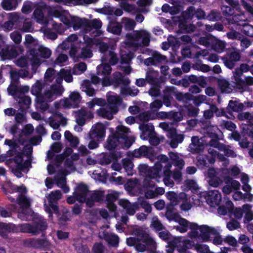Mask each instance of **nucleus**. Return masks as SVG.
I'll use <instances>...</instances> for the list:
<instances>
[{
	"mask_svg": "<svg viewBox=\"0 0 253 253\" xmlns=\"http://www.w3.org/2000/svg\"><path fill=\"white\" fill-rule=\"evenodd\" d=\"M84 37V42L81 43L78 41L76 35L72 34L69 36L57 48L56 51L58 52H61L63 50H66L71 47L70 51V56L76 61L78 58L86 59L90 58L92 56V53L90 47L93 44L97 42H101L99 41L93 40L90 38Z\"/></svg>",
	"mask_w": 253,
	"mask_h": 253,
	"instance_id": "obj_1",
	"label": "nucleus"
},
{
	"mask_svg": "<svg viewBox=\"0 0 253 253\" xmlns=\"http://www.w3.org/2000/svg\"><path fill=\"white\" fill-rule=\"evenodd\" d=\"M150 42V33L145 30L134 31L126 35V40L122 44L121 56L122 63L129 64L133 58V53L129 48L135 50L137 47L148 45Z\"/></svg>",
	"mask_w": 253,
	"mask_h": 253,
	"instance_id": "obj_2",
	"label": "nucleus"
},
{
	"mask_svg": "<svg viewBox=\"0 0 253 253\" xmlns=\"http://www.w3.org/2000/svg\"><path fill=\"white\" fill-rule=\"evenodd\" d=\"M1 188L4 192L18 193L17 202L19 209L13 207L12 210L18 213V216L23 220H29L32 219L33 212L30 208L31 200L25 196L27 190L23 185L16 186L12 185L10 182H6L1 185Z\"/></svg>",
	"mask_w": 253,
	"mask_h": 253,
	"instance_id": "obj_3",
	"label": "nucleus"
},
{
	"mask_svg": "<svg viewBox=\"0 0 253 253\" xmlns=\"http://www.w3.org/2000/svg\"><path fill=\"white\" fill-rule=\"evenodd\" d=\"M48 14L49 16L59 18L65 25L68 27L72 26L75 30L84 28L87 32L93 28L99 29L102 26V23L100 20L93 19L92 21H88L79 17H73L68 12L63 11L60 8H50Z\"/></svg>",
	"mask_w": 253,
	"mask_h": 253,
	"instance_id": "obj_4",
	"label": "nucleus"
},
{
	"mask_svg": "<svg viewBox=\"0 0 253 253\" xmlns=\"http://www.w3.org/2000/svg\"><path fill=\"white\" fill-rule=\"evenodd\" d=\"M134 141L135 137L129 129L120 126H117L116 132L109 137L105 147L110 150L121 148H128Z\"/></svg>",
	"mask_w": 253,
	"mask_h": 253,
	"instance_id": "obj_5",
	"label": "nucleus"
},
{
	"mask_svg": "<svg viewBox=\"0 0 253 253\" xmlns=\"http://www.w3.org/2000/svg\"><path fill=\"white\" fill-rule=\"evenodd\" d=\"M208 138L204 137L199 139L197 137H193L191 139L192 143L189 147L190 151L192 153H200L204 149L205 146L209 145L215 149L217 148L220 152H223V153L217 152L216 156V157L221 161L225 160L223 154L227 157H235L236 156V154L233 150L222 144H219L217 140L214 139L209 141L207 140Z\"/></svg>",
	"mask_w": 253,
	"mask_h": 253,
	"instance_id": "obj_6",
	"label": "nucleus"
},
{
	"mask_svg": "<svg viewBox=\"0 0 253 253\" xmlns=\"http://www.w3.org/2000/svg\"><path fill=\"white\" fill-rule=\"evenodd\" d=\"M191 227L193 230L190 233V238L197 241L209 242L211 240V236H214L212 243L215 245H221L224 242L219 234L220 228H215L207 225H198L197 224H192Z\"/></svg>",
	"mask_w": 253,
	"mask_h": 253,
	"instance_id": "obj_7",
	"label": "nucleus"
},
{
	"mask_svg": "<svg viewBox=\"0 0 253 253\" xmlns=\"http://www.w3.org/2000/svg\"><path fill=\"white\" fill-rule=\"evenodd\" d=\"M133 234L136 238L129 237L126 239V243L129 246H135L138 251L143 252L147 250H154L156 248L155 242L151 238L146 228L136 227L133 230Z\"/></svg>",
	"mask_w": 253,
	"mask_h": 253,
	"instance_id": "obj_8",
	"label": "nucleus"
},
{
	"mask_svg": "<svg viewBox=\"0 0 253 253\" xmlns=\"http://www.w3.org/2000/svg\"><path fill=\"white\" fill-rule=\"evenodd\" d=\"M156 159L157 162L153 167L148 168L145 164L139 166L138 169L140 172L145 176L143 181L144 186L152 187L154 185V182L152 180V179L157 182L160 180L163 163H167L168 158L166 155L161 154L157 156Z\"/></svg>",
	"mask_w": 253,
	"mask_h": 253,
	"instance_id": "obj_9",
	"label": "nucleus"
},
{
	"mask_svg": "<svg viewBox=\"0 0 253 253\" xmlns=\"http://www.w3.org/2000/svg\"><path fill=\"white\" fill-rule=\"evenodd\" d=\"M198 187L196 183L192 180H186L184 181L181 189L184 191L191 190L193 193H196L191 197H189L185 192L179 193V200L181 204L180 209L183 211L190 210L193 206H200L202 204V201L199 199L197 189Z\"/></svg>",
	"mask_w": 253,
	"mask_h": 253,
	"instance_id": "obj_10",
	"label": "nucleus"
},
{
	"mask_svg": "<svg viewBox=\"0 0 253 253\" xmlns=\"http://www.w3.org/2000/svg\"><path fill=\"white\" fill-rule=\"evenodd\" d=\"M64 88L60 85H53L45 89L43 94L37 96L36 98L37 107L42 111L46 110L48 107V102L52 101L62 95Z\"/></svg>",
	"mask_w": 253,
	"mask_h": 253,
	"instance_id": "obj_11",
	"label": "nucleus"
},
{
	"mask_svg": "<svg viewBox=\"0 0 253 253\" xmlns=\"http://www.w3.org/2000/svg\"><path fill=\"white\" fill-rule=\"evenodd\" d=\"M75 195L80 202H86L89 207H92L94 202L102 200L103 193L101 191L88 192L87 187L84 184L79 185L76 189Z\"/></svg>",
	"mask_w": 253,
	"mask_h": 253,
	"instance_id": "obj_12",
	"label": "nucleus"
},
{
	"mask_svg": "<svg viewBox=\"0 0 253 253\" xmlns=\"http://www.w3.org/2000/svg\"><path fill=\"white\" fill-rule=\"evenodd\" d=\"M107 97V104L104 107L98 110L97 113L100 116L111 120L113 115L118 112V107L122 100L116 93L113 92H108Z\"/></svg>",
	"mask_w": 253,
	"mask_h": 253,
	"instance_id": "obj_13",
	"label": "nucleus"
},
{
	"mask_svg": "<svg viewBox=\"0 0 253 253\" xmlns=\"http://www.w3.org/2000/svg\"><path fill=\"white\" fill-rule=\"evenodd\" d=\"M46 228V221L42 217L36 219L32 224L23 223L15 225V232L29 233L33 235L39 234Z\"/></svg>",
	"mask_w": 253,
	"mask_h": 253,
	"instance_id": "obj_14",
	"label": "nucleus"
},
{
	"mask_svg": "<svg viewBox=\"0 0 253 253\" xmlns=\"http://www.w3.org/2000/svg\"><path fill=\"white\" fill-rule=\"evenodd\" d=\"M51 54V50L42 45H37L30 51L29 58L34 72H36V68L44 61L43 59L48 58Z\"/></svg>",
	"mask_w": 253,
	"mask_h": 253,
	"instance_id": "obj_15",
	"label": "nucleus"
},
{
	"mask_svg": "<svg viewBox=\"0 0 253 253\" xmlns=\"http://www.w3.org/2000/svg\"><path fill=\"white\" fill-rule=\"evenodd\" d=\"M54 79L58 84L61 83L63 79L68 83L72 82L73 77L71 74V69H62L59 72L56 73L54 69L48 68L44 74V82L51 83Z\"/></svg>",
	"mask_w": 253,
	"mask_h": 253,
	"instance_id": "obj_16",
	"label": "nucleus"
},
{
	"mask_svg": "<svg viewBox=\"0 0 253 253\" xmlns=\"http://www.w3.org/2000/svg\"><path fill=\"white\" fill-rule=\"evenodd\" d=\"M97 73L99 77L93 75L91 77V82L94 84H97L100 83L103 86H109L111 82L110 75L112 71L111 66L103 62L97 67Z\"/></svg>",
	"mask_w": 253,
	"mask_h": 253,
	"instance_id": "obj_17",
	"label": "nucleus"
},
{
	"mask_svg": "<svg viewBox=\"0 0 253 253\" xmlns=\"http://www.w3.org/2000/svg\"><path fill=\"white\" fill-rule=\"evenodd\" d=\"M46 198L51 210L58 214L60 220L66 221L70 219L69 214L66 209L62 210V211L59 210L58 208L53 204L62 198V194L59 190L51 192Z\"/></svg>",
	"mask_w": 253,
	"mask_h": 253,
	"instance_id": "obj_18",
	"label": "nucleus"
},
{
	"mask_svg": "<svg viewBox=\"0 0 253 253\" xmlns=\"http://www.w3.org/2000/svg\"><path fill=\"white\" fill-rule=\"evenodd\" d=\"M199 193V199L202 201L206 200L207 204L211 207L215 208L218 207L221 201V195L216 190L210 191L209 192L206 191L200 192Z\"/></svg>",
	"mask_w": 253,
	"mask_h": 253,
	"instance_id": "obj_19",
	"label": "nucleus"
},
{
	"mask_svg": "<svg viewBox=\"0 0 253 253\" xmlns=\"http://www.w3.org/2000/svg\"><path fill=\"white\" fill-rule=\"evenodd\" d=\"M81 96L79 92L74 91L71 93L69 98H65L59 102H55L54 105L56 108L76 107L81 101Z\"/></svg>",
	"mask_w": 253,
	"mask_h": 253,
	"instance_id": "obj_20",
	"label": "nucleus"
},
{
	"mask_svg": "<svg viewBox=\"0 0 253 253\" xmlns=\"http://www.w3.org/2000/svg\"><path fill=\"white\" fill-rule=\"evenodd\" d=\"M159 126L163 129L168 131L167 136L170 139V145L172 148H176L179 143H181L184 139V136L181 134H177L175 129L169 130V125L166 123H162Z\"/></svg>",
	"mask_w": 253,
	"mask_h": 253,
	"instance_id": "obj_21",
	"label": "nucleus"
},
{
	"mask_svg": "<svg viewBox=\"0 0 253 253\" xmlns=\"http://www.w3.org/2000/svg\"><path fill=\"white\" fill-rule=\"evenodd\" d=\"M97 46L102 53H104V56L102 57V62L109 61L112 65L115 64L118 61V58L116 54L112 51L108 50V45L103 42H97Z\"/></svg>",
	"mask_w": 253,
	"mask_h": 253,
	"instance_id": "obj_22",
	"label": "nucleus"
},
{
	"mask_svg": "<svg viewBox=\"0 0 253 253\" xmlns=\"http://www.w3.org/2000/svg\"><path fill=\"white\" fill-rule=\"evenodd\" d=\"M75 170V167L73 166L72 162L70 163L67 162L66 163V169L65 172L64 174L58 175L55 177V180L56 181L57 186L62 188L65 193H68L70 189L69 188L66 186V178L65 175L68 174Z\"/></svg>",
	"mask_w": 253,
	"mask_h": 253,
	"instance_id": "obj_23",
	"label": "nucleus"
},
{
	"mask_svg": "<svg viewBox=\"0 0 253 253\" xmlns=\"http://www.w3.org/2000/svg\"><path fill=\"white\" fill-rule=\"evenodd\" d=\"M92 118H93V114L91 112L87 113L85 110L83 109L77 112L76 115V120L78 125L75 126V130L77 132L82 131V126L84 124L85 119Z\"/></svg>",
	"mask_w": 253,
	"mask_h": 253,
	"instance_id": "obj_24",
	"label": "nucleus"
},
{
	"mask_svg": "<svg viewBox=\"0 0 253 253\" xmlns=\"http://www.w3.org/2000/svg\"><path fill=\"white\" fill-rule=\"evenodd\" d=\"M89 138H96L98 141H102L105 135V128L102 124H96L92 126L88 133Z\"/></svg>",
	"mask_w": 253,
	"mask_h": 253,
	"instance_id": "obj_25",
	"label": "nucleus"
},
{
	"mask_svg": "<svg viewBox=\"0 0 253 253\" xmlns=\"http://www.w3.org/2000/svg\"><path fill=\"white\" fill-rule=\"evenodd\" d=\"M180 253H184L187 249L194 247V242L189 240H182L181 238H174L171 242Z\"/></svg>",
	"mask_w": 253,
	"mask_h": 253,
	"instance_id": "obj_26",
	"label": "nucleus"
},
{
	"mask_svg": "<svg viewBox=\"0 0 253 253\" xmlns=\"http://www.w3.org/2000/svg\"><path fill=\"white\" fill-rule=\"evenodd\" d=\"M173 21L176 24L178 23V27L182 32L190 33L193 32L195 29V27L193 24H188L187 21L189 20L184 17L183 13L182 18L177 17H172Z\"/></svg>",
	"mask_w": 253,
	"mask_h": 253,
	"instance_id": "obj_27",
	"label": "nucleus"
},
{
	"mask_svg": "<svg viewBox=\"0 0 253 253\" xmlns=\"http://www.w3.org/2000/svg\"><path fill=\"white\" fill-rule=\"evenodd\" d=\"M119 204L125 210L126 213L129 215H133L139 209L138 203H131L126 199L120 200Z\"/></svg>",
	"mask_w": 253,
	"mask_h": 253,
	"instance_id": "obj_28",
	"label": "nucleus"
},
{
	"mask_svg": "<svg viewBox=\"0 0 253 253\" xmlns=\"http://www.w3.org/2000/svg\"><path fill=\"white\" fill-rule=\"evenodd\" d=\"M209 153L211 155V158L208 159L207 156L203 154H200L197 156L198 165L201 167L206 166L207 160L211 164L215 162L216 156L217 155L216 150L213 148H209L208 150Z\"/></svg>",
	"mask_w": 253,
	"mask_h": 253,
	"instance_id": "obj_29",
	"label": "nucleus"
},
{
	"mask_svg": "<svg viewBox=\"0 0 253 253\" xmlns=\"http://www.w3.org/2000/svg\"><path fill=\"white\" fill-rule=\"evenodd\" d=\"M183 16L187 20H191L194 16L200 19L205 17V13L201 9L196 10L194 7L191 6L183 12Z\"/></svg>",
	"mask_w": 253,
	"mask_h": 253,
	"instance_id": "obj_30",
	"label": "nucleus"
},
{
	"mask_svg": "<svg viewBox=\"0 0 253 253\" xmlns=\"http://www.w3.org/2000/svg\"><path fill=\"white\" fill-rule=\"evenodd\" d=\"M153 152V151L151 148H148L145 146H142L139 149L134 151L133 156L136 158H139L143 156L147 157L151 160H152L154 158Z\"/></svg>",
	"mask_w": 253,
	"mask_h": 253,
	"instance_id": "obj_31",
	"label": "nucleus"
},
{
	"mask_svg": "<svg viewBox=\"0 0 253 253\" xmlns=\"http://www.w3.org/2000/svg\"><path fill=\"white\" fill-rule=\"evenodd\" d=\"M139 129L141 131L140 137L143 140H147L155 133L153 126L151 124H142L139 126Z\"/></svg>",
	"mask_w": 253,
	"mask_h": 253,
	"instance_id": "obj_32",
	"label": "nucleus"
},
{
	"mask_svg": "<svg viewBox=\"0 0 253 253\" xmlns=\"http://www.w3.org/2000/svg\"><path fill=\"white\" fill-rule=\"evenodd\" d=\"M233 8L228 6H223L221 8L223 13L226 16H231L234 14V9L240 12L239 3L237 0H225Z\"/></svg>",
	"mask_w": 253,
	"mask_h": 253,
	"instance_id": "obj_33",
	"label": "nucleus"
},
{
	"mask_svg": "<svg viewBox=\"0 0 253 253\" xmlns=\"http://www.w3.org/2000/svg\"><path fill=\"white\" fill-rule=\"evenodd\" d=\"M34 15L37 21L39 23L45 25L50 23L56 30H57L58 28L56 26L57 24L55 22L53 21L52 19L49 20L45 18L43 16V12L41 9L37 8L34 12Z\"/></svg>",
	"mask_w": 253,
	"mask_h": 253,
	"instance_id": "obj_34",
	"label": "nucleus"
},
{
	"mask_svg": "<svg viewBox=\"0 0 253 253\" xmlns=\"http://www.w3.org/2000/svg\"><path fill=\"white\" fill-rule=\"evenodd\" d=\"M206 177L209 184L213 187H217L220 183V180L214 169H209Z\"/></svg>",
	"mask_w": 253,
	"mask_h": 253,
	"instance_id": "obj_35",
	"label": "nucleus"
},
{
	"mask_svg": "<svg viewBox=\"0 0 253 253\" xmlns=\"http://www.w3.org/2000/svg\"><path fill=\"white\" fill-rule=\"evenodd\" d=\"M163 164H165L163 171L164 174V182L166 186L172 187L174 185V182L170 178L171 172L170 169L171 165L169 163H168V161L166 163H163Z\"/></svg>",
	"mask_w": 253,
	"mask_h": 253,
	"instance_id": "obj_36",
	"label": "nucleus"
},
{
	"mask_svg": "<svg viewBox=\"0 0 253 253\" xmlns=\"http://www.w3.org/2000/svg\"><path fill=\"white\" fill-rule=\"evenodd\" d=\"M99 237L105 239L109 244L112 246L117 245L119 242L118 236L112 234H109L108 232L104 231L103 229L99 231Z\"/></svg>",
	"mask_w": 253,
	"mask_h": 253,
	"instance_id": "obj_37",
	"label": "nucleus"
},
{
	"mask_svg": "<svg viewBox=\"0 0 253 253\" xmlns=\"http://www.w3.org/2000/svg\"><path fill=\"white\" fill-rule=\"evenodd\" d=\"M25 244L28 246H31L34 248H46L49 246V242L46 240H39L35 239H30L25 241Z\"/></svg>",
	"mask_w": 253,
	"mask_h": 253,
	"instance_id": "obj_38",
	"label": "nucleus"
},
{
	"mask_svg": "<svg viewBox=\"0 0 253 253\" xmlns=\"http://www.w3.org/2000/svg\"><path fill=\"white\" fill-rule=\"evenodd\" d=\"M122 157V153L117 151H114L110 155L103 154L100 158V163L101 165L109 164L112 160H116Z\"/></svg>",
	"mask_w": 253,
	"mask_h": 253,
	"instance_id": "obj_39",
	"label": "nucleus"
},
{
	"mask_svg": "<svg viewBox=\"0 0 253 253\" xmlns=\"http://www.w3.org/2000/svg\"><path fill=\"white\" fill-rule=\"evenodd\" d=\"M49 120V125L54 129H57L60 125L64 126L66 124V119L60 114L54 115Z\"/></svg>",
	"mask_w": 253,
	"mask_h": 253,
	"instance_id": "obj_40",
	"label": "nucleus"
},
{
	"mask_svg": "<svg viewBox=\"0 0 253 253\" xmlns=\"http://www.w3.org/2000/svg\"><path fill=\"white\" fill-rule=\"evenodd\" d=\"M126 189L131 192H143V186L141 187L138 180L136 179L128 180L126 185Z\"/></svg>",
	"mask_w": 253,
	"mask_h": 253,
	"instance_id": "obj_41",
	"label": "nucleus"
},
{
	"mask_svg": "<svg viewBox=\"0 0 253 253\" xmlns=\"http://www.w3.org/2000/svg\"><path fill=\"white\" fill-rule=\"evenodd\" d=\"M146 79L147 83L153 85L159 84V76L158 72L150 69L147 72Z\"/></svg>",
	"mask_w": 253,
	"mask_h": 253,
	"instance_id": "obj_42",
	"label": "nucleus"
},
{
	"mask_svg": "<svg viewBox=\"0 0 253 253\" xmlns=\"http://www.w3.org/2000/svg\"><path fill=\"white\" fill-rule=\"evenodd\" d=\"M166 60V57L158 53H155L153 56L146 59L144 61V63L147 65H156L159 63H161Z\"/></svg>",
	"mask_w": 253,
	"mask_h": 253,
	"instance_id": "obj_43",
	"label": "nucleus"
},
{
	"mask_svg": "<svg viewBox=\"0 0 253 253\" xmlns=\"http://www.w3.org/2000/svg\"><path fill=\"white\" fill-rule=\"evenodd\" d=\"M229 57L224 61V63L226 67L229 69H232L235 65V62L238 61L240 59V55L237 51H233L228 56Z\"/></svg>",
	"mask_w": 253,
	"mask_h": 253,
	"instance_id": "obj_44",
	"label": "nucleus"
},
{
	"mask_svg": "<svg viewBox=\"0 0 253 253\" xmlns=\"http://www.w3.org/2000/svg\"><path fill=\"white\" fill-rule=\"evenodd\" d=\"M119 196V193L117 192L109 194L107 198V206L109 210L111 211L115 212L117 209L116 205L114 203Z\"/></svg>",
	"mask_w": 253,
	"mask_h": 253,
	"instance_id": "obj_45",
	"label": "nucleus"
},
{
	"mask_svg": "<svg viewBox=\"0 0 253 253\" xmlns=\"http://www.w3.org/2000/svg\"><path fill=\"white\" fill-rule=\"evenodd\" d=\"M15 232V225L12 223H0V234L6 237L8 233Z\"/></svg>",
	"mask_w": 253,
	"mask_h": 253,
	"instance_id": "obj_46",
	"label": "nucleus"
},
{
	"mask_svg": "<svg viewBox=\"0 0 253 253\" xmlns=\"http://www.w3.org/2000/svg\"><path fill=\"white\" fill-rule=\"evenodd\" d=\"M10 77L12 81V84L8 87L7 90L10 94L14 95L16 89V87L14 84L17 83L20 77L19 72L12 70L10 72Z\"/></svg>",
	"mask_w": 253,
	"mask_h": 253,
	"instance_id": "obj_47",
	"label": "nucleus"
},
{
	"mask_svg": "<svg viewBox=\"0 0 253 253\" xmlns=\"http://www.w3.org/2000/svg\"><path fill=\"white\" fill-rule=\"evenodd\" d=\"M169 156L172 164L179 169H182L184 166V161L179 155L176 153L170 152Z\"/></svg>",
	"mask_w": 253,
	"mask_h": 253,
	"instance_id": "obj_48",
	"label": "nucleus"
},
{
	"mask_svg": "<svg viewBox=\"0 0 253 253\" xmlns=\"http://www.w3.org/2000/svg\"><path fill=\"white\" fill-rule=\"evenodd\" d=\"M166 196L169 201L171 206H177L180 202L179 193L177 194L173 191H169L166 194Z\"/></svg>",
	"mask_w": 253,
	"mask_h": 253,
	"instance_id": "obj_49",
	"label": "nucleus"
},
{
	"mask_svg": "<svg viewBox=\"0 0 253 253\" xmlns=\"http://www.w3.org/2000/svg\"><path fill=\"white\" fill-rule=\"evenodd\" d=\"M211 46L215 51L218 52H221L225 47V43L214 37V40L212 42Z\"/></svg>",
	"mask_w": 253,
	"mask_h": 253,
	"instance_id": "obj_50",
	"label": "nucleus"
},
{
	"mask_svg": "<svg viewBox=\"0 0 253 253\" xmlns=\"http://www.w3.org/2000/svg\"><path fill=\"white\" fill-rule=\"evenodd\" d=\"M64 137L70 143L72 147H77L79 143V140L77 136H73L69 131L67 130L65 132Z\"/></svg>",
	"mask_w": 253,
	"mask_h": 253,
	"instance_id": "obj_51",
	"label": "nucleus"
},
{
	"mask_svg": "<svg viewBox=\"0 0 253 253\" xmlns=\"http://www.w3.org/2000/svg\"><path fill=\"white\" fill-rule=\"evenodd\" d=\"M81 89L83 91L85 92L87 95L90 96H92L95 93L94 89L91 87L90 82L87 80L83 82L81 85Z\"/></svg>",
	"mask_w": 253,
	"mask_h": 253,
	"instance_id": "obj_52",
	"label": "nucleus"
},
{
	"mask_svg": "<svg viewBox=\"0 0 253 253\" xmlns=\"http://www.w3.org/2000/svg\"><path fill=\"white\" fill-rule=\"evenodd\" d=\"M62 147V145L60 142L54 143L50 147V150H49L47 154V157L48 159H51L54 156V153L59 152Z\"/></svg>",
	"mask_w": 253,
	"mask_h": 253,
	"instance_id": "obj_53",
	"label": "nucleus"
},
{
	"mask_svg": "<svg viewBox=\"0 0 253 253\" xmlns=\"http://www.w3.org/2000/svg\"><path fill=\"white\" fill-rule=\"evenodd\" d=\"M43 87V84L40 81H37V82L32 85L31 88V93L37 96H39L40 93L41 92L42 90Z\"/></svg>",
	"mask_w": 253,
	"mask_h": 253,
	"instance_id": "obj_54",
	"label": "nucleus"
},
{
	"mask_svg": "<svg viewBox=\"0 0 253 253\" xmlns=\"http://www.w3.org/2000/svg\"><path fill=\"white\" fill-rule=\"evenodd\" d=\"M107 30L109 32L118 35L121 33L122 26L119 23L111 22L108 26Z\"/></svg>",
	"mask_w": 253,
	"mask_h": 253,
	"instance_id": "obj_55",
	"label": "nucleus"
},
{
	"mask_svg": "<svg viewBox=\"0 0 253 253\" xmlns=\"http://www.w3.org/2000/svg\"><path fill=\"white\" fill-rule=\"evenodd\" d=\"M163 11L166 12H169L171 14L173 15L176 14L180 10V7L179 5H173L172 6H170L168 4H165L162 7Z\"/></svg>",
	"mask_w": 253,
	"mask_h": 253,
	"instance_id": "obj_56",
	"label": "nucleus"
},
{
	"mask_svg": "<svg viewBox=\"0 0 253 253\" xmlns=\"http://www.w3.org/2000/svg\"><path fill=\"white\" fill-rule=\"evenodd\" d=\"M15 163L17 164V167L19 169L24 170V168H27L30 165L29 162H23V159L21 154L17 155L14 160Z\"/></svg>",
	"mask_w": 253,
	"mask_h": 253,
	"instance_id": "obj_57",
	"label": "nucleus"
},
{
	"mask_svg": "<svg viewBox=\"0 0 253 253\" xmlns=\"http://www.w3.org/2000/svg\"><path fill=\"white\" fill-rule=\"evenodd\" d=\"M242 74L241 73V70H235L234 74H233V80L234 82L239 87L243 88L244 81L242 80L241 79V77Z\"/></svg>",
	"mask_w": 253,
	"mask_h": 253,
	"instance_id": "obj_58",
	"label": "nucleus"
},
{
	"mask_svg": "<svg viewBox=\"0 0 253 253\" xmlns=\"http://www.w3.org/2000/svg\"><path fill=\"white\" fill-rule=\"evenodd\" d=\"M122 23L126 30H131L135 26V21L128 18H123L122 20Z\"/></svg>",
	"mask_w": 253,
	"mask_h": 253,
	"instance_id": "obj_59",
	"label": "nucleus"
},
{
	"mask_svg": "<svg viewBox=\"0 0 253 253\" xmlns=\"http://www.w3.org/2000/svg\"><path fill=\"white\" fill-rule=\"evenodd\" d=\"M124 168L127 175H131L133 174V164L128 159H123L122 160Z\"/></svg>",
	"mask_w": 253,
	"mask_h": 253,
	"instance_id": "obj_60",
	"label": "nucleus"
},
{
	"mask_svg": "<svg viewBox=\"0 0 253 253\" xmlns=\"http://www.w3.org/2000/svg\"><path fill=\"white\" fill-rule=\"evenodd\" d=\"M214 40V37L210 35L204 37H201L199 40V43L206 47H211V42Z\"/></svg>",
	"mask_w": 253,
	"mask_h": 253,
	"instance_id": "obj_61",
	"label": "nucleus"
},
{
	"mask_svg": "<svg viewBox=\"0 0 253 253\" xmlns=\"http://www.w3.org/2000/svg\"><path fill=\"white\" fill-rule=\"evenodd\" d=\"M86 65L84 63L81 62L77 64L73 69V74L75 75H80L86 71Z\"/></svg>",
	"mask_w": 253,
	"mask_h": 253,
	"instance_id": "obj_62",
	"label": "nucleus"
},
{
	"mask_svg": "<svg viewBox=\"0 0 253 253\" xmlns=\"http://www.w3.org/2000/svg\"><path fill=\"white\" fill-rule=\"evenodd\" d=\"M251 206L250 205H245L243 206L244 211L246 213L244 218L245 221H250L253 219V212L251 210Z\"/></svg>",
	"mask_w": 253,
	"mask_h": 253,
	"instance_id": "obj_63",
	"label": "nucleus"
},
{
	"mask_svg": "<svg viewBox=\"0 0 253 253\" xmlns=\"http://www.w3.org/2000/svg\"><path fill=\"white\" fill-rule=\"evenodd\" d=\"M2 5L4 9L11 10L16 8V0H3Z\"/></svg>",
	"mask_w": 253,
	"mask_h": 253,
	"instance_id": "obj_64",
	"label": "nucleus"
}]
</instances>
